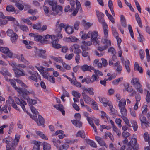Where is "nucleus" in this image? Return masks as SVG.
Here are the masks:
<instances>
[{
  "instance_id": "obj_1",
  "label": "nucleus",
  "mask_w": 150,
  "mask_h": 150,
  "mask_svg": "<svg viewBox=\"0 0 150 150\" xmlns=\"http://www.w3.org/2000/svg\"><path fill=\"white\" fill-rule=\"evenodd\" d=\"M17 91L21 95L23 98L26 100H28L29 98L28 95L34 94V92L33 90L28 91L27 89L21 88H19Z\"/></svg>"
},
{
  "instance_id": "obj_2",
  "label": "nucleus",
  "mask_w": 150,
  "mask_h": 150,
  "mask_svg": "<svg viewBox=\"0 0 150 150\" xmlns=\"http://www.w3.org/2000/svg\"><path fill=\"white\" fill-rule=\"evenodd\" d=\"M51 39L52 41L51 42V44L52 46L54 48L56 49H59L61 48V45L58 44V42L57 41V38L55 37L54 35H51L47 34V39Z\"/></svg>"
},
{
  "instance_id": "obj_3",
  "label": "nucleus",
  "mask_w": 150,
  "mask_h": 150,
  "mask_svg": "<svg viewBox=\"0 0 150 150\" xmlns=\"http://www.w3.org/2000/svg\"><path fill=\"white\" fill-rule=\"evenodd\" d=\"M63 10L62 7L61 6L58 5L57 4L55 5L54 8H52V12H49L47 8V13H49L50 14L56 15L58 14L61 15Z\"/></svg>"
},
{
  "instance_id": "obj_4",
  "label": "nucleus",
  "mask_w": 150,
  "mask_h": 150,
  "mask_svg": "<svg viewBox=\"0 0 150 150\" xmlns=\"http://www.w3.org/2000/svg\"><path fill=\"white\" fill-rule=\"evenodd\" d=\"M107 25L106 24H104L103 26L104 36L103 39H102L101 42L104 44H105L106 42H108V45H111V44L110 41L107 39L108 32L107 29Z\"/></svg>"
},
{
  "instance_id": "obj_5",
  "label": "nucleus",
  "mask_w": 150,
  "mask_h": 150,
  "mask_svg": "<svg viewBox=\"0 0 150 150\" xmlns=\"http://www.w3.org/2000/svg\"><path fill=\"white\" fill-rule=\"evenodd\" d=\"M139 118L141 122V126L143 129H144L149 127V124H150V119L147 121L146 117L142 115H140Z\"/></svg>"
},
{
  "instance_id": "obj_6",
  "label": "nucleus",
  "mask_w": 150,
  "mask_h": 150,
  "mask_svg": "<svg viewBox=\"0 0 150 150\" xmlns=\"http://www.w3.org/2000/svg\"><path fill=\"white\" fill-rule=\"evenodd\" d=\"M131 83L136 88L137 91L140 93H142L143 90L141 88V86L139 81V79L137 78H133L131 81Z\"/></svg>"
},
{
  "instance_id": "obj_7",
  "label": "nucleus",
  "mask_w": 150,
  "mask_h": 150,
  "mask_svg": "<svg viewBox=\"0 0 150 150\" xmlns=\"http://www.w3.org/2000/svg\"><path fill=\"white\" fill-rule=\"evenodd\" d=\"M36 55L40 57L43 58H46L45 53L46 51L45 50L36 48L34 50Z\"/></svg>"
},
{
  "instance_id": "obj_8",
  "label": "nucleus",
  "mask_w": 150,
  "mask_h": 150,
  "mask_svg": "<svg viewBox=\"0 0 150 150\" xmlns=\"http://www.w3.org/2000/svg\"><path fill=\"white\" fill-rule=\"evenodd\" d=\"M98 35V33L97 32L90 31L88 33V38H91V40L93 42H97Z\"/></svg>"
},
{
  "instance_id": "obj_9",
  "label": "nucleus",
  "mask_w": 150,
  "mask_h": 150,
  "mask_svg": "<svg viewBox=\"0 0 150 150\" xmlns=\"http://www.w3.org/2000/svg\"><path fill=\"white\" fill-rule=\"evenodd\" d=\"M33 119L36 122L38 126H42L43 127H44V120L41 115H38V119L35 116L33 117Z\"/></svg>"
},
{
  "instance_id": "obj_10",
  "label": "nucleus",
  "mask_w": 150,
  "mask_h": 150,
  "mask_svg": "<svg viewBox=\"0 0 150 150\" xmlns=\"http://www.w3.org/2000/svg\"><path fill=\"white\" fill-rule=\"evenodd\" d=\"M84 116L87 117V120L88 121V122L89 124L93 128L94 131L95 132H97V131L96 128L93 122V120H94L93 118L92 117H88V114L86 112H84Z\"/></svg>"
},
{
  "instance_id": "obj_11",
  "label": "nucleus",
  "mask_w": 150,
  "mask_h": 150,
  "mask_svg": "<svg viewBox=\"0 0 150 150\" xmlns=\"http://www.w3.org/2000/svg\"><path fill=\"white\" fill-rule=\"evenodd\" d=\"M15 100L16 103L17 104L20 105L24 111L26 110V109L25 108V106L27 104L25 101L22 99H20L17 97L15 98Z\"/></svg>"
},
{
  "instance_id": "obj_12",
  "label": "nucleus",
  "mask_w": 150,
  "mask_h": 150,
  "mask_svg": "<svg viewBox=\"0 0 150 150\" xmlns=\"http://www.w3.org/2000/svg\"><path fill=\"white\" fill-rule=\"evenodd\" d=\"M137 139L134 138H132L131 141L129 142L128 144L131 145L134 147L133 150H137L139 148V146L137 143Z\"/></svg>"
},
{
  "instance_id": "obj_13",
  "label": "nucleus",
  "mask_w": 150,
  "mask_h": 150,
  "mask_svg": "<svg viewBox=\"0 0 150 150\" xmlns=\"http://www.w3.org/2000/svg\"><path fill=\"white\" fill-rule=\"evenodd\" d=\"M60 21L58 20L57 23L56 24V29L55 31L57 32H61L62 30V28H65L66 26V25H64L63 23H59Z\"/></svg>"
},
{
  "instance_id": "obj_14",
  "label": "nucleus",
  "mask_w": 150,
  "mask_h": 150,
  "mask_svg": "<svg viewBox=\"0 0 150 150\" xmlns=\"http://www.w3.org/2000/svg\"><path fill=\"white\" fill-rule=\"evenodd\" d=\"M35 67L44 78H47V73L46 71V69L45 68H44L42 66H41L40 68H39L37 66H36Z\"/></svg>"
},
{
  "instance_id": "obj_15",
  "label": "nucleus",
  "mask_w": 150,
  "mask_h": 150,
  "mask_svg": "<svg viewBox=\"0 0 150 150\" xmlns=\"http://www.w3.org/2000/svg\"><path fill=\"white\" fill-rule=\"evenodd\" d=\"M14 71L16 76L18 77V76H24L25 75V73L23 72V70L18 69V68L15 67L13 69Z\"/></svg>"
},
{
  "instance_id": "obj_16",
  "label": "nucleus",
  "mask_w": 150,
  "mask_h": 150,
  "mask_svg": "<svg viewBox=\"0 0 150 150\" xmlns=\"http://www.w3.org/2000/svg\"><path fill=\"white\" fill-rule=\"evenodd\" d=\"M95 139L99 144L101 146H104L106 147H107V146H106V143L105 142L101 137L96 136L95 137Z\"/></svg>"
},
{
  "instance_id": "obj_17",
  "label": "nucleus",
  "mask_w": 150,
  "mask_h": 150,
  "mask_svg": "<svg viewBox=\"0 0 150 150\" xmlns=\"http://www.w3.org/2000/svg\"><path fill=\"white\" fill-rule=\"evenodd\" d=\"M81 69L83 71H88L90 72H92L91 70L94 69V68L92 66H89L87 65H84L81 66Z\"/></svg>"
},
{
  "instance_id": "obj_18",
  "label": "nucleus",
  "mask_w": 150,
  "mask_h": 150,
  "mask_svg": "<svg viewBox=\"0 0 150 150\" xmlns=\"http://www.w3.org/2000/svg\"><path fill=\"white\" fill-rule=\"evenodd\" d=\"M15 6L20 10H23L24 8V4L21 1L18 0L15 3Z\"/></svg>"
},
{
  "instance_id": "obj_19",
  "label": "nucleus",
  "mask_w": 150,
  "mask_h": 150,
  "mask_svg": "<svg viewBox=\"0 0 150 150\" xmlns=\"http://www.w3.org/2000/svg\"><path fill=\"white\" fill-rule=\"evenodd\" d=\"M39 76L38 74L36 71H34L33 74H32L31 76H29L28 78L35 82L38 81V78Z\"/></svg>"
},
{
  "instance_id": "obj_20",
  "label": "nucleus",
  "mask_w": 150,
  "mask_h": 150,
  "mask_svg": "<svg viewBox=\"0 0 150 150\" xmlns=\"http://www.w3.org/2000/svg\"><path fill=\"white\" fill-rule=\"evenodd\" d=\"M54 107L57 109L61 111L62 114L63 115H65V111L64 110V108L62 105L60 104L59 105H54Z\"/></svg>"
},
{
  "instance_id": "obj_21",
  "label": "nucleus",
  "mask_w": 150,
  "mask_h": 150,
  "mask_svg": "<svg viewBox=\"0 0 150 150\" xmlns=\"http://www.w3.org/2000/svg\"><path fill=\"white\" fill-rule=\"evenodd\" d=\"M65 30L66 33L69 34H72L74 32L73 28L67 24L66 25Z\"/></svg>"
},
{
  "instance_id": "obj_22",
  "label": "nucleus",
  "mask_w": 150,
  "mask_h": 150,
  "mask_svg": "<svg viewBox=\"0 0 150 150\" xmlns=\"http://www.w3.org/2000/svg\"><path fill=\"white\" fill-rule=\"evenodd\" d=\"M82 96L84 101L87 103H89L91 100V98L84 93H82Z\"/></svg>"
},
{
  "instance_id": "obj_23",
  "label": "nucleus",
  "mask_w": 150,
  "mask_h": 150,
  "mask_svg": "<svg viewBox=\"0 0 150 150\" xmlns=\"http://www.w3.org/2000/svg\"><path fill=\"white\" fill-rule=\"evenodd\" d=\"M134 69L135 71H139V72L142 73L143 72V69L142 67L139 66L138 63L137 62H135L134 64Z\"/></svg>"
},
{
  "instance_id": "obj_24",
  "label": "nucleus",
  "mask_w": 150,
  "mask_h": 150,
  "mask_svg": "<svg viewBox=\"0 0 150 150\" xmlns=\"http://www.w3.org/2000/svg\"><path fill=\"white\" fill-rule=\"evenodd\" d=\"M29 35L34 38L35 41H39L40 38L42 37V35H39L36 34H34L33 33L29 34Z\"/></svg>"
},
{
  "instance_id": "obj_25",
  "label": "nucleus",
  "mask_w": 150,
  "mask_h": 150,
  "mask_svg": "<svg viewBox=\"0 0 150 150\" xmlns=\"http://www.w3.org/2000/svg\"><path fill=\"white\" fill-rule=\"evenodd\" d=\"M85 141L89 145L91 146L94 148H96L97 147L96 144L93 141L86 139H85Z\"/></svg>"
},
{
  "instance_id": "obj_26",
  "label": "nucleus",
  "mask_w": 150,
  "mask_h": 150,
  "mask_svg": "<svg viewBox=\"0 0 150 150\" xmlns=\"http://www.w3.org/2000/svg\"><path fill=\"white\" fill-rule=\"evenodd\" d=\"M117 102L119 103L118 106L119 108L125 107L126 105V100L124 98L122 99L120 101H117Z\"/></svg>"
},
{
  "instance_id": "obj_27",
  "label": "nucleus",
  "mask_w": 150,
  "mask_h": 150,
  "mask_svg": "<svg viewBox=\"0 0 150 150\" xmlns=\"http://www.w3.org/2000/svg\"><path fill=\"white\" fill-rule=\"evenodd\" d=\"M71 122L72 124L76 127H81L82 126V122L80 120H72Z\"/></svg>"
},
{
  "instance_id": "obj_28",
  "label": "nucleus",
  "mask_w": 150,
  "mask_h": 150,
  "mask_svg": "<svg viewBox=\"0 0 150 150\" xmlns=\"http://www.w3.org/2000/svg\"><path fill=\"white\" fill-rule=\"evenodd\" d=\"M121 115V117L126 116L127 115V110L125 107L119 108Z\"/></svg>"
},
{
  "instance_id": "obj_29",
  "label": "nucleus",
  "mask_w": 150,
  "mask_h": 150,
  "mask_svg": "<svg viewBox=\"0 0 150 150\" xmlns=\"http://www.w3.org/2000/svg\"><path fill=\"white\" fill-rule=\"evenodd\" d=\"M81 49L82 50V56L84 57H88L89 59L88 53L86 51L88 49H86L83 47V46L81 47Z\"/></svg>"
},
{
  "instance_id": "obj_30",
  "label": "nucleus",
  "mask_w": 150,
  "mask_h": 150,
  "mask_svg": "<svg viewBox=\"0 0 150 150\" xmlns=\"http://www.w3.org/2000/svg\"><path fill=\"white\" fill-rule=\"evenodd\" d=\"M108 137H109L111 140L113 141L114 140L112 135L110 132H106L105 133L104 137V139H107Z\"/></svg>"
},
{
  "instance_id": "obj_31",
  "label": "nucleus",
  "mask_w": 150,
  "mask_h": 150,
  "mask_svg": "<svg viewBox=\"0 0 150 150\" xmlns=\"http://www.w3.org/2000/svg\"><path fill=\"white\" fill-rule=\"evenodd\" d=\"M108 6L110 10V11L111 12L112 14V15H114V12L113 10V8L112 7V1L111 0H109L108 3Z\"/></svg>"
},
{
  "instance_id": "obj_32",
  "label": "nucleus",
  "mask_w": 150,
  "mask_h": 150,
  "mask_svg": "<svg viewBox=\"0 0 150 150\" xmlns=\"http://www.w3.org/2000/svg\"><path fill=\"white\" fill-rule=\"evenodd\" d=\"M91 79H90V77L89 76L86 77V78L83 79L82 81V83H84L86 82L87 84H91L92 83Z\"/></svg>"
},
{
  "instance_id": "obj_33",
  "label": "nucleus",
  "mask_w": 150,
  "mask_h": 150,
  "mask_svg": "<svg viewBox=\"0 0 150 150\" xmlns=\"http://www.w3.org/2000/svg\"><path fill=\"white\" fill-rule=\"evenodd\" d=\"M105 44H106L107 45L104 46H100L98 47V50L100 51H102L106 50L108 46H111L108 45V42H106Z\"/></svg>"
},
{
  "instance_id": "obj_34",
  "label": "nucleus",
  "mask_w": 150,
  "mask_h": 150,
  "mask_svg": "<svg viewBox=\"0 0 150 150\" xmlns=\"http://www.w3.org/2000/svg\"><path fill=\"white\" fill-rule=\"evenodd\" d=\"M47 2L48 4L52 6V8H54V6L57 4L56 0H47Z\"/></svg>"
},
{
  "instance_id": "obj_35",
  "label": "nucleus",
  "mask_w": 150,
  "mask_h": 150,
  "mask_svg": "<svg viewBox=\"0 0 150 150\" xmlns=\"http://www.w3.org/2000/svg\"><path fill=\"white\" fill-rule=\"evenodd\" d=\"M76 135L77 137H80L82 138H85V133L83 130L79 131Z\"/></svg>"
},
{
  "instance_id": "obj_36",
  "label": "nucleus",
  "mask_w": 150,
  "mask_h": 150,
  "mask_svg": "<svg viewBox=\"0 0 150 150\" xmlns=\"http://www.w3.org/2000/svg\"><path fill=\"white\" fill-rule=\"evenodd\" d=\"M35 132L36 134L39 136L42 139H46L47 137L42 132L40 131H37Z\"/></svg>"
},
{
  "instance_id": "obj_37",
  "label": "nucleus",
  "mask_w": 150,
  "mask_h": 150,
  "mask_svg": "<svg viewBox=\"0 0 150 150\" xmlns=\"http://www.w3.org/2000/svg\"><path fill=\"white\" fill-rule=\"evenodd\" d=\"M19 59L22 62H24L25 65H28L29 64V62L25 59L23 55L21 54L19 57Z\"/></svg>"
},
{
  "instance_id": "obj_38",
  "label": "nucleus",
  "mask_w": 150,
  "mask_h": 150,
  "mask_svg": "<svg viewBox=\"0 0 150 150\" xmlns=\"http://www.w3.org/2000/svg\"><path fill=\"white\" fill-rule=\"evenodd\" d=\"M111 112L110 114L112 116V117L114 118L115 117V115L116 114L117 112V111L115 109L112 107L110 109Z\"/></svg>"
},
{
  "instance_id": "obj_39",
  "label": "nucleus",
  "mask_w": 150,
  "mask_h": 150,
  "mask_svg": "<svg viewBox=\"0 0 150 150\" xmlns=\"http://www.w3.org/2000/svg\"><path fill=\"white\" fill-rule=\"evenodd\" d=\"M47 41V35H45L42 36L39 42L42 44H44Z\"/></svg>"
},
{
  "instance_id": "obj_40",
  "label": "nucleus",
  "mask_w": 150,
  "mask_h": 150,
  "mask_svg": "<svg viewBox=\"0 0 150 150\" xmlns=\"http://www.w3.org/2000/svg\"><path fill=\"white\" fill-rule=\"evenodd\" d=\"M130 62L128 60H127L125 61V65L126 69L127 71L129 73L130 71V69L129 68V64Z\"/></svg>"
},
{
  "instance_id": "obj_41",
  "label": "nucleus",
  "mask_w": 150,
  "mask_h": 150,
  "mask_svg": "<svg viewBox=\"0 0 150 150\" xmlns=\"http://www.w3.org/2000/svg\"><path fill=\"white\" fill-rule=\"evenodd\" d=\"M144 136L145 140L146 141H148L149 144L150 146V136L149 135L147 132L144 134Z\"/></svg>"
},
{
  "instance_id": "obj_42",
  "label": "nucleus",
  "mask_w": 150,
  "mask_h": 150,
  "mask_svg": "<svg viewBox=\"0 0 150 150\" xmlns=\"http://www.w3.org/2000/svg\"><path fill=\"white\" fill-rule=\"evenodd\" d=\"M13 139L11 137H7L4 138L2 141L3 142H5L7 144H9V142L11 141Z\"/></svg>"
},
{
  "instance_id": "obj_43",
  "label": "nucleus",
  "mask_w": 150,
  "mask_h": 150,
  "mask_svg": "<svg viewBox=\"0 0 150 150\" xmlns=\"http://www.w3.org/2000/svg\"><path fill=\"white\" fill-rule=\"evenodd\" d=\"M123 79L122 77L119 78L117 79H115L112 81V83L114 85H117L118 84L119 82L122 81Z\"/></svg>"
},
{
  "instance_id": "obj_44",
  "label": "nucleus",
  "mask_w": 150,
  "mask_h": 150,
  "mask_svg": "<svg viewBox=\"0 0 150 150\" xmlns=\"http://www.w3.org/2000/svg\"><path fill=\"white\" fill-rule=\"evenodd\" d=\"M41 24L40 23H38L36 24H34L33 25V28L34 29H36L39 31Z\"/></svg>"
},
{
  "instance_id": "obj_45",
  "label": "nucleus",
  "mask_w": 150,
  "mask_h": 150,
  "mask_svg": "<svg viewBox=\"0 0 150 150\" xmlns=\"http://www.w3.org/2000/svg\"><path fill=\"white\" fill-rule=\"evenodd\" d=\"M8 81H10V83L11 85H12V86L15 88V90L17 91L18 89L19 88H18V87L16 86L15 82L13 80L10 79H8Z\"/></svg>"
},
{
  "instance_id": "obj_46",
  "label": "nucleus",
  "mask_w": 150,
  "mask_h": 150,
  "mask_svg": "<svg viewBox=\"0 0 150 150\" xmlns=\"http://www.w3.org/2000/svg\"><path fill=\"white\" fill-rule=\"evenodd\" d=\"M74 56V55L73 53L70 54L67 53L65 55V58L66 59L69 60L72 58Z\"/></svg>"
},
{
  "instance_id": "obj_47",
  "label": "nucleus",
  "mask_w": 150,
  "mask_h": 150,
  "mask_svg": "<svg viewBox=\"0 0 150 150\" xmlns=\"http://www.w3.org/2000/svg\"><path fill=\"white\" fill-rule=\"evenodd\" d=\"M147 105H144L142 107V114L143 115L146 114L147 113L148 110L147 108Z\"/></svg>"
},
{
  "instance_id": "obj_48",
  "label": "nucleus",
  "mask_w": 150,
  "mask_h": 150,
  "mask_svg": "<svg viewBox=\"0 0 150 150\" xmlns=\"http://www.w3.org/2000/svg\"><path fill=\"white\" fill-rule=\"evenodd\" d=\"M72 94L73 96L76 98H79L81 96L80 93L75 91H72Z\"/></svg>"
},
{
  "instance_id": "obj_49",
  "label": "nucleus",
  "mask_w": 150,
  "mask_h": 150,
  "mask_svg": "<svg viewBox=\"0 0 150 150\" xmlns=\"http://www.w3.org/2000/svg\"><path fill=\"white\" fill-rule=\"evenodd\" d=\"M2 74L4 76L8 75V76H11L10 74L8 72V70L5 69H4L1 72Z\"/></svg>"
},
{
  "instance_id": "obj_50",
  "label": "nucleus",
  "mask_w": 150,
  "mask_h": 150,
  "mask_svg": "<svg viewBox=\"0 0 150 150\" xmlns=\"http://www.w3.org/2000/svg\"><path fill=\"white\" fill-rule=\"evenodd\" d=\"M121 117L123 119V120L127 126L129 127H131V126L129 124V120L126 117V116L123 117Z\"/></svg>"
},
{
  "instance_id": "obj_51",
  "label": "nucleus",
  "mask_w": 150,
  "mask_h": 150,
  "mask_svg": "<svg viewBox=\"0 0 150 150\" xmlns=\"http://www.w3.org/2000/svg\"><path fill=\"white\" fill-rule=\"evenodd\" d=\"M18 35L16 33L11 36V40L13 43L16 41V40L18 38Z\"/></svg>"
},
{
  "instance_id": "obj_52",
  "label": "nucleus",
  "mask_w": 150,
  "mask_h": 150,
  "mask_svg": "<svg viewBox=\"0 0 150 150\" xmlns=\"http://www.w3.org/2000/svg\"><path fill=\"white\" fill-rule=\"evenodd\" d=\"M8 23L7 20L5 19H0V26L1 27H3L4 25Z\"/></svg>"
},
{
  "instance_id": "obj_53",
  "label": "nucleus",
  "mask_w": 150,
  "mask_h": 150,
  "mask_svg": "<svg viewBox=\"0 0 150 150\" xmlns=\"http://www.w3.org/2000/svg\"><path fill=\"white\" fill-rule=\"evenodd\" d=\"M108 52L111 53L112 54H116V52L115 49L112 47H110L108 50Z\"/></svg>"
},
{
  "instance_id": "obj_54",
  "label": "nucleus",
  "mask_w": 150,
  "mask_h": 150,
  "mask_svg": "<svg viewBox=\"0 0 150 150\" xmlns=\"http://www.w3.org/2000/svg\"><path fill=\"white\" fill-rule=\"evenodd\" d=\"M69 2L71 6L70 10L71 11H73L75 9L74 5L75 4V2L74 0H72Z\"/></svg>"
},
{
  "instance_id": "obj_55",
  "label": "nucleus",
  "mask_w": 150,
  "mask_h": 150,
  "mask_svg": "<svg viewBox=\"0 0 150 150\" xmlns=\"http://www.w3.org/2000/svg\"><path fill=\"white\" fill-rule=\"evenodd\" d=\"M15 10L14 7L11 5L7 6L6 8V10L8 12H12Z\"/></svg>"
},
{
  "instance_id": "obj_56",
  "label": "nucleus",
  "mask_w": 150,
  "mask_h": 150,
  "mask_svg": "<svg viewBox=\"0 0 150 150\" xmlns=\"http://www.w3.org/2000/svg\"><path fill=\"white\" fill-rule=\"evenodd\" d=\"M56 36L55 37L57 38V40L58 39H61L62 38V34L61 33V32H57L55 31Z\"/></svg>"
},
{
  "instance_id": "obj_57",
  "label": "nucleus",
  "mask_w": 150,
  "mask_h": 150,
  "mask_svg": "<svg viewBox=\"0 0 150 150\" xmlns=\"http://www.w3.org/2000/svg\"><path fill=\"white\" fill-rule=\"evenodd\" d=\"M47 79L50 82L52 83H54L55 79L52 76H47Z\"/></svg>"
},
{
  "instance_id": "obj_58",
  "label": "nucleus",
  "mask_w": 150,
  "mask_h": 150,
  "mask_svg": "<svg viewBox=\"0 0 150 150\" xmlns=\"http://www.w3.org/2000/svg\"><path fill=\"white\" fill-rule=\"evenodd\" d=\"M9 50V49L7 47H0V51L3 53L6 54L7 53V52H8Z\"/></svg>"
},
{
  "instance_id": "obj_59",
  "label": "nucleus",
  "mask_w": 150,
  "mask_h": 150,
  "mask_svg": "<svg viewBox=\"0 0 150 150\" xmlns=\"http://www.w3.org/2000/svg\"><path fill=\"white\" fill-rule=\"evenodd\" d=\"M132 123L134 130V131H137L138 128V126L136 121H133L132 122Z\"/></svg>"
},
{
  "instance_id": "obj_60",
  "label": "nucleus",
  "mask_w": 150,
  "mask_h": 150,
  "mask_svg": "<svg viewBox=\"0 0 150 150\" xmlns=\"http://www.w3.org/2000/svg\"><path fill=\"white\" fill-rule=\"evenodd\" d=\"M92 106L93 108L96 110H98V106H97V103L94 101L93 100H92Z\"/></svg>"
},
{
  "instance_id": "obj_61",
  "label": "nucleus",
  "mask_w": 150,
  "mask_h": 150,
  "mask_svg": "<svg viewBox=\"0 0 150 150\" xmlns=\"http://www.w3.org/2000/svg\"><path fill=\"white\" fill-rule=\"evenodd\" d=\"M70 142V141H69V142H65L64 144L62 145V149H67L69 146V143Z\"/></svg>"
},
{
  "instance_id": "obj_62",
  "label": "nucleus",
  "mask_w": 150,
  "mask_h": 150,
  "mask_svg": "<svg viewBox=\"0 0 150 150\" xmlns=\"http://www.w3.org/2000/svg\"><path fill=\"white\" fill-rule=\"evenodd\" d=\"M35 145L34 146L33 148V150H40V145L39 143L37 142H35Z\"/></svg>"
},
{
  "instance_id": "obj_63",
  "label": "nucleus",
  "mask_w": 150,
  "mask_h": 150,
  "mask_svg": "<svg viewBox=\"0 0 150 150\" xmlns=\"http://www.w3.org/2000/svg\"><path fill=\"white\" fill-rule=\"evenodd\" d=\"M80 23V22L78 21H76L74 25V27L76 30H78Z\"/></svg>"
},
{
  "instance_id": "obj_64",
  "label": "nucleus",
  "mask_w": 150,
  "mask_h": 150,
  "mask_svg": "<svg viewBox=\"0 0 150 150\" xmlns=\"http://www.w3.org/2000/svg\"><path fill=\"white\" fill-rule=\"evenodd\" d=\"M130 135V134L127 131H124L122 133V135L125 138H127Z\"/></svg>"
}]
</instances>
